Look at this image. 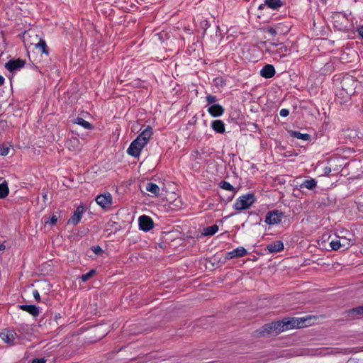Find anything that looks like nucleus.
Here are the masks:
<instances>
[{
	"label": "nucleus",
	"mask_w": 363,
	"mask_h": 363,
	"mask_svg": "<svg viewBox=\"0 0 363 363\" xmlns=\"http://www.w3.org/2000/svg\"><path fill=\"white\" fill-rule=\"evenodd\" d=\"M306 320V319L303 318H285L282 320L272 322V324L275 335H277L285 330L306 326L305 324Z\"/></svg>",
	"instance_id": "nucleus-1"
},
{
	"label": "nucleus",
	"mask_w": 363,
	"mask_h": 363,
	"mask_svg": "<svg viewBox=\"0 0 363 363\" xmlns=\"http://www.w3.org/2000/svg\"><path fill=\"white\" fill-rule=\"evenodd\" d=\"M255 201L256 199L254 194H247L237 199L234 203V208L238 211L248 209L255 202Z\"/></svg>",
	"instance_id": "nucleus-2"
},
{
	"label": "nucleus",
	"mask_w": 363,
	"mask_h": 363,
	"mask_svg": "<svg viewBox=\"0 0 363 363\" xmlns=\"http://www.w3.org/2000/svg\"><path fill=\"white\" fill-rule=\"evenodd\" d=\"M267 51L272 53L274 55V58L277 59V57L280 58L285 57L290 50L283 43H272L271 45L267 48Z\"/></svg>",
	"instance_id": "nucleus-3"
},
{
	"label": "nucleus",
	"mask_w": 363,
	"mask_h": 363,
	"mask_svg": "<svg viewBox=\"0 0 363 363\" xmlns=\"http://www.w3.org/2000/svg\"><path fill=\"white\" fill-rule=\"evenodd\" d=\"M145 146L140 139L135 138L130 145L127 150L128 155L138 157L140 155V152L143 148Z\"/></svg>",
	"instance_id": "nucleus-4"
},
{
	"label": "nucleus",
	"mask_w": 363,
	"mask_h": 363,
	"mask_svg": "<svg viewBox=\"0 0 363 363\" xmlns=\"http://www.w3.org/2000/svg\"><path fill=\"white\" fill-rule=\"evenodd\" d=\"M269 335H276L272 323L264 324L260 328L252 333L254 337H268Z\"/></svg>",
	"instance_id": "nucleus-5"
},
{
	"label": "nucleus",
	"mask_w": 363,
	"mask_h": 363,
	"mask_svg": "<svg viewBox=\"0 0 363 363\" xmlns=\"http://www.w3.org/2000/svg\"><path fill=\"white\" fill-rule=\"evenodd\" d=\"M284 213L279 210L269 211L265 217V223L269 225H276L281 223Z\"/></svg>",
	"instance_id": "nucleus-6"
},
{
	"label": "nucleus",
	"mask_w": 363,
	"mask_h": 363,
	"mask_svg": "<svg viewBox=\"0 0 363 363\" xmlns=\"http://www.w3.org/2000/svg\"><path fill=\"white\" fill-rule=\"evenodd\" d=\"M18 337L16 333L12 330L5 329L0 333V340L10 345L16 343V339Z\"/></svg>",
	"instance_id": "nucleus-7"
},
{
	"label": "nucleus",
	"mask_w": 363,
	"mask_h": 363,
	"mask_svg": "<svg viewBox=\"0 0 363 363\" xmlns=\"http://www.w3.org/2000/svg\"><path fill=\"white\" fill-rule=\"evenodd\" d=\"M26 64V60L20 58L15 60H10L5 64L6 69L10 72L18 70L23 67Z\"/></svg>",
	"instance_id": "nucleus-8"
},
{
	"label": "nucleus",
	"mask_w": 363,
	"mask_h": 363,
	"mask_svg": "<svg viewBox=\"0 0 363 363\" xmlns=\"http://www.w3.org/2000/svg\"><path fill=\"white\" fill-rule=\"evenodd\" d=\"M96 202L103 208H108L112 203V196L110 193L99 194L96 197Z\"/></svg>",
	"instance_id": "nucleus-9"
},
{
	"label": "nucleus",
	"mask_w": 363,
	"mask_h": 363,
	"mask_svg": "<svg viewBox=\"0 0 363 363\" xmlns=\"http://www.w3.org/2000/svg\"><path fill=\"white\" fill-rule=\"evenodd\" d=\"M139 228L141 230L147 232L154 227V222L151 218L143 215L139 218Z\"/></svg>",
	"instance_id": "nucleus-10"
},
{
	"label": "nucleus",
	"mask_w": 363,
	"mask_h": 363,
	"mask_svg": "<svg viewBox=\"0 0 363 363\" xmlns=\"http://www.w3.org/2000/svg\"><path fill=\"white\" fill-rule=\"evenodd\" d=\"M84 212V206L81 204L77 208L72 217L68 220V223L77 225L79 223Z\"/></svg>",
	"instance_id": "nucleus-11"
},
{
	"label": "nucleus",
	"mask_w": 363,
	"mask_h": 363,
	"mask_svg": "<svg viewBox=\"0 0 363 363\" xmlns=\"http://www.w3.org/2000/svg\"><path fill=\"white\" fill-rule=\"evenodd\" d=\"M363 315V305L345 312V317L349 319H356Z\"/></svg>",
	"instance_id": "nucleus-12"
},
{
	"label": "nucleus",
	"mask_w": 363,
	"mask_h": 363,
	"mask_svg": "<svg viewBox=\"0 0 363 363\" xmlns=\"http://www.w3.org/2000/svg\"><path fill=\"white\" fill-rule=\"evenodd\" d=\"M284 243L281 240H276L268 244L266 249L271 253H276L281 252L284 250Z\"/></svg>",
	"instance_id": "nucleus-13"
},
{
	"label": "nucleus",
	"mask_w": 363,
	"mask_h": 363,
	"mask_svg": "<svg viewBox=\"0 0 363 363\" xmlns=\"http://www.w3.org/2000/svg\"><path fill=\"white\" fill-rule=\"evenodd\" d=\"M153 132L151 126L147 125L145 128L139 134V135L136 138L137 139H140L143 144H147L149 139L152 136Z\"/></svg>",
	"instance_id": "nucleus-14"
},
{
	"label": "nucleus",
	"mask_w": 363,
	"mask_h": 363,
	"mask_svg": "<svg viewBox=\"0 0 363 363\" xmlns=\"http://www.w3.org/2000/svg\"><path fill=\"white\" fill-rule=\"evenodd\" d=\"M246 255V250L243 247H239L230 252H228L226 254L225 258L230 259L235 257H244Z\"/></svg>",
	"instance_id": "nucleus-15"
},
{
	"label": "nucleus",
	"mask_w": 363,
	"mask_h": 363,
	"mask_svg": "<svg viewBox=\"0 0 363 363\" xmlns=\"http://www.w3.org/2000/svg\"><path fill=\"white\" fill-rule=\"evenodd\" d=\"M260 74L264 78H271L275 74V69L273 65L267 64L260 70Z\"/></svg>",
	"instance_id": "nucleus-16"
},
{
	"label": "nucleus",
	"mask_w": 363,
	"mask_h": 363,
	"mask_svg": "<svg viewBox=\"0 0 363 363\" xmlns=\"http://www.w3.org/2000/svg\"><path fill=\"white\" fill-rule=\"evenodd\" d=\"M208 111L212 116L218 117L223 113L224 108L219 104H213L208 107Z\"/></svg>",
	"instance_id": "nucleus-17"
},
{
	"label": "nucleus",
	"mask_w": 363,
	"mask_h": 363,
	"mask_svg": "<svg viewBox=\"0 0 363 363\" xmlns=\"http://www.w3.org/2000/svg\"><path fill=\"white\" fill-rule=\"evenodd\" d=\"M19 308L28 312L31 314L33 316L36 317L39 315V309L35 305H19Z\"/></svg>",
	"instance_id": "nucleus-18"
},
{
	"label": "nucleus",
	"mask_w": 363,
	"mask_h": 363,
	"mask_svg": "<svg viewBox=\"0 0 363 363\" xmlns=\"http://www.w3.org/2000/svg\"><path fill=\"white\" fill-rule=\"evenodd\" d=\"M288 133L290 135V136H291L293 138H296L297 139L303 140L304 141H308L311 138V135H309L308 133H301L296 130H289Z\"/></svg>",
	"instance_id": "nucleus-19"
},
{
	"label": "nucleus",
	"mask_w": 363,
	"mask_h": 363,
	"mask_svg": "<svg viewBox=\"0 0 363 363\" xmlns=\"http://www.w3.org/2000/svg\"><path fill=\"white\" fill-rule=\"evenodd\" d=\"M145 189L147 191L151 193L152 196H157L160 195V189L158 185L155 183L147 182L145 185Z\"/></svg>",
	"instance_id": "nucleus-20"
},
{
	"label": "nucleus",
	"mask_w": 363,
	"mask_h": 363,
	"mask_svg": "<svg viewBox=\"0 0 363 363\" xmlns=\"http://www.w3.org/2000/svg\"><path fill=\"white\" fill-rule=\"evenodd\" d=\"M211 128L218 133H223L225 132L224 123L220 120H215L211 123Z\"/></svg>",
	"instance_id": "nucleus-21"
},
{
	"label": "nucleus",
	"mask_w": 363,
	"mask_h": 363,
	"mask_svg": "<svg viewBox=\"0 0 363 363\" xmlns=\"http://www.w3.org/2000/svg\"><path fill=\"white\" fill-rule=\"evenodd\" d=\"M317 186V182L314 179H306L301 184L300 188H306L309 190H313Z\"/></svg>",
	"instance_id": "nucleus-22"
},
{
	"label": "nucleus",
	"mask_w": 363,
	"mask_h": 363,
	"mask_svg": "<svg viewBox=\"0 0 363 363\" xmlns=\"http://www.w3.org/2000/svg\"><path fill=\"white\" fill-rule=\"evenodd\" d=\"M336 100L340 104H347L350 102L351 95L348 94V92H337Z\"/></svg>",
	"instance_id": "nucleus-23"
},
{
	"label": "nucleus",
	"mask_w": 363,
	"mask_h": 363,
	"mask_svg": "<svg viewBox=\"0 0 363 363\" xmlns=\"http://www.w3.org/2000/svg\"><path fill=\"white\" fill-rule=\"evenodd\" d=\"M218 230V226L216 224L203 228L202 235L204 236L213 235Z\"/></svg>",
	"instance_id": "nucleus-24"
},
{
	"label": "nucleus",
	"mask_w": 363,
	"mask_h": 363,
	"mask_svg": "<svg viewBox=\"0 0 363 363\" xmlns=\"http://www.w3.org/2000/svg\"><path fill=\"white\" fill-rule=\"evenodd\" d=\"M330 245L333 250H338L342 249V250H347V244L340 243V240H332L330 242Z\"/></svg>",
	"instance_id": "nucleus-25"
},
{
	"label": "nucleus",
	"mask_w": 363,
	"mask_h": 363,
	"mask_svg": "<svg viewBox=\"0 0 363 363\" xmlns=\"http://www.w3.org/2000/svg\"><path fill=\"white\" fill-rule=\"evenodd\" d=\"M74 123L78 125H82L86 130H91L93 129V125L88 121L84 120L82 118L77 117L74 119Z\"/></svg>",
	"instance_id": "nucleus-26"
},
{
	"label": "nucleus",
	"mask_w": 363,
	"mask_h": 363,
	"mask_svg": "<svg viewBox=\"0 0 363 363\" xmlns=\"http://www.w3.org/2000/svg\"><path fill=\"white\" fill-rule=\"evenodd\" d=\"M264 3L272 9H277L283 5L281 0H265Z\"/></svg>",
	"instance_id": "nucleus-27"
},
{
	"label": "nucleus",
	"mask_w": 363,
	"mask_h": 363,
	"mask_svg": "<svg viewBox=\"0 0 363 363\" xmlns=\"http://www.w3.org/2000/svg\"><path fill=\"white\" fill-rule=\"evenodd\" d=\"M9 192L8 184L6 181L0 184V199L6 198Z\"/></svg>",
	"instance_id": "nucleus-28"
},
{
	"label": "nucleus",
	"mask_w": 363,
	"mask_h": 363,
	"mask_svg": "<svg viewBox=\"0 0 363 363\" xmlns=\"http://www.w3.org/2000/svg\"><path fill=\"white\" fill-rule=\"evenodd\" d=\"M219 186L223 189L235 192V188L233 187V186L226 181H221L219 183Z\"/></svg>",
	"instance_id": "nucleus-29"
},
{
	"label": "nucleus",
	"mask_w": 363,
	"mask_h": 363,
	"mask_svg": "<svg viewBox=\"0 0 363 363\" xmlns=\"http://www.w3.org/2000/svg\"><path fill=\"white\" fill-rule=\"evenodd\" d=\"M96 274V269H91L87 273L83 274L81 277V279L84 282L87 281L89 279H90L91 277H93Z\"/></svg>",
	"instance_id": "nucleus-30"
},
{
	"label": "nucleus",
	"mask_w": 363,
	"mask_h": 363,
	"mask_svg": "<svg viewBox=\"0 0 363 363\" xmlns=\"http://www.w3.org/2000/svg\"><path fill=\"white\" fill-rule=\"evenodd\" d=\"M213 83L217 89H223L225 84V81L221 77L215 78L213 79Z\"/></svg>",
	"instance_id": "nucleus-31"
},
{
	"label": "nucleus",
	"mask_w": 363,
	"mask_h": 363,
	"mask_svg": "<svg viewBox=\"0 0 363 363\" xmlns=\"http://www.w3.org/2000/svg\"><path fill=\"white\" fill-rule=\"evenodd\" d=\"M37 47L40 48L42 50V52L48 54V50L47 49L46 43L44 40H40V42L37 44Z\"/></svg>",
	"instance_id": "nucleus-32"
},
{
	"label": "nucleus",
	"mask_w": 363,
	"mask_h": 363,
	"mask_svg": "<svg viewBox=\"0 0 363 363\" xmlns=\"http://www.w3.org/2000/svg\"><path fill=\"white\" fill-rule=\"evenodd\" d=\"M10 151V147L6 146L5 145H0V155L1 156H6L9 155Z\"/></svg>",
	"instance_id": "nucleus-33"
},
{
	"label": "nucleus",
	"mask_w": 363,
	"mask_h": 363,
	"mask_svg": "<svg viewBox=\"0 0 363 363\" xmlns=\"http://www.w3.org/2000/svg\"><path fill=\"white\" fill-rule=\"evenodd\" d=\"M91 250L96 255H100L103 252V250L99 245H94L91 247Z\"/></svg>",
	"instance_id": "nucleus-34"
},
{
	"label": "nucleus",
	"mask_w": 363,
	"mask_h": 363,
	"mask_svg": "<svg viewBox=\"0 0 363 363\" xmlns=\"http://www.w3.org/2000/svg\"><path fill=\"white\" fill-rule=\"evenodd\" d=\"M206 101L208 104H213L217 101V99L215 96L208 95L206 96Z\"/></svg>",
	"instance_id": "nucleus-35"
},
{
	"label": "nucleus",
	"mask_w": 363,
	"mask_h": 363,
	"mask_svg": "<svg viewBox=\"0 0 363 363\" xmlns=\"http://www.w3.org/2000/svg\"><path fill=\"white\" fill-rule=\"evenodd\" d=\"M340 243L347 244V249L352 245L350 240H348L345 238H340Z\"/></svg>",
	"instance_id": "nucleus-36"
},
{
	"label": "nucleus",
	"mask_w": 363,
	"mask_h": 363,
	"mask_svg": "<svg viewBox=\"0 0 363 363\" xmlns=\"http://www.w3.org/2000/svg\"><path fill=\"white\" fill-rule=\"evenodd\" d=\"M279 114L282 117H286L289 116V111L288 109H286V108H282L280 112H279Z\"/></svg>",
	"instance_id": "nucleus-37"
},
{
	"label": "nucleus",
	"mask_w": 363,
	"mask_h": 363,
	"mask_svg": "<svg viewBox=\"0 0 363 363\" xmlns=\"http://www.w3.org/2000/svg\"><path fill=\"white\" fill-rule=\"evenodd\" d=\"M33 297L37 301H40V294L38 292V290H34L33 291Z\"/></svg>",
	"instance_id": "nucleus-38"
},
{
	"label": "nucleus",
	"mask_w": 363,
	"mask_h": 363,
	"mask_svg": "<svg viewBox=\"0 0 363 363\" xmlns=\"http://www.w3.org/2000/svg\"><path fill=\"white\" fill-rule=\"evenodd\" d=\"M267 32L270 33L272 35L275 36L277 34V30L274 28L269 27L267 29Z\"/></svg>",
	"instance_id": "nucleus-39"
},
{
	"label": "nucleus",
	"mask_w": 363,
	"mask_h": 363,
	"mask_svg": "<svg viewBox=\"0 0 363 363\" xmlns=\"http://www.w3.org/2000/svg\"><path fill=\"white\" fill-rule=\"evenodd\" d=\"M46 359L45 358H35L33 359L31 363H45Z\"/></svg>",
	"instance_id": "nucleus-40"
},
{
	"label": "nucleus",
	"mask_w": 363,
	"mask_h": 363,
	"mask_svg": "<svg viewBox=\"0 0 363 363\" xmlns=\"http://www.w3.org/2000/svg\"><path fill=\"white\" fill-rule=\"evenodd\" d=\"M57 221V218L56 216H52L50 219V224H51L52 225H55Z\"/></svg>",
	"instance_id": "nucleus-41"
},
{
	"label": "nucleus",
	"mask_w": 363,
	"mask_h": 363,
	"mask_svg": "<svg viewBox=\"0 0 363 363\" xmlns=\"http://www.w3.org/2000/svg\"><path fill=\"white\" fill-rule=\"evenodd\" d=\"M357 33L363 38V26L357 28Z\"/></svg>",
	"instance_id": "nucleus-42"
},
{
	"label": "nucleus",
	"mask_w": 363,
	"mask_h": 363,
	"mask_svg": "<svg viewBox=\"0 0 363 363\" xmlns=\"http://www.w3.org/2000/svg\"><path fill=\"white\" fill-rule=\"evenodd\" d=\"M4 82V78L0 75V85L3 84Z\"/></svg>",
	"instance_id": "nucleus-43"
},
{
	"label": "nucleus",
	"mask_w": 363,
	"mask_h": 363,
	"mask_svg": "<svg viewBox=\"0 0 363 363\" xmlns=\"http://www.w3.org/2000/svg\"><path fill=\"white\" fill-rule=\"evenodd\" d=\"M43 198L44 201H46V200L48 199V195L46 193H44L43 194Z\"/></svg>",
	"instance_id": "nucleus-44"
},
{
	"label": "nucleus",
	"mask_w": 363,
	"mask_h": 363,
	"mask_svg": "<svg viewBox=\"0 0 363 363\" xmlns=\"http://www.w3.org/2000/svg\"><path fill=\"white\" fill-rule=\"evenodd\" d=\"M6 248V246L4 244L0 245V250H4Z\"/></svg>",
	"instance_id": "nucleus-45"
},
{
	"label": "nucleus",
	"mask_w": 363,
	"mask_h": 363,
	"mask_svg": "<svg viewBox=\"0 0 363 363\" xmlns=\"http://www.w3.org/2000/svg\"><path fill=\"white\" fill-rule=\"evenodd\" d=\"M262 6H263V5H262V4H261V5L259 6V9H262Z\"/></svg>",
	"instance_id": "nucleus-46"
},
{
	"label": "nucleus",
	"mask_w": 363,
	"mask_h": 363,
	"mask_svg": "<svg viewBox=\"0 0 363 363\" xmlns=\"http://www.w3.org/2000/svg\"><path fill=\"white\" fill-rule=\"evenodd\" d=\"M330 171H331V169L328 168V172H330Z\"/></svg>",
	"instance_id": "nucleus-47"
}]
</instances>
